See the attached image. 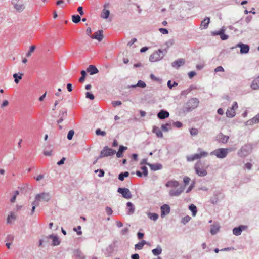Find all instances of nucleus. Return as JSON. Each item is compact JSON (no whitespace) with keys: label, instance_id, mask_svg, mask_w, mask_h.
<instances>
[{"label":"nucleus","instance_id":"1","mask_svg":"<svg viewBox=\"0 0 259 259\" xmlns=\"http://www.w3.org/2000/svg\"><path fill=\"white\" fill-rule=\"evenodd\" d=\"M180 184L176 180L168 181L166 184V187L177 188L176 189H170L169 191V195L171 197L179 196L184 191L185 187L180 186Z\"/></svg>","mask_w":259,"mask_h":259},{"label":"nucleus","instance_id":"2","mask_svg":"<svg viewBox=\"0 0 259 259\" xmlns=\"http://www.w3.org/2000/svg\"><path fill=\"white\" fill-rule=\"evenodd\" d=\"M199 103V100L196 98H191L183 106L182 111L183 113H187L196 108Z\"/></svg>","mask_w":259,"mask_h":259},{"label":"nucleus","instance_id":"3","mask_svg":"<svg viewBox=\"0 0 259 259\" xmlns=\"http://www.w3.org/2000/svg\"><path fill=\"white\" fill-rule=\"evenodd\" d=\"M208 152L204 151L201 148H198L197 153L187 156L186 159L188 162H192L206 157L208 156Z\"/></svg>","mask_w":259,"mask_h":259},{"label":"nucleus","instance_id":"4","mask_svg":"<svg viewBox=\"0 0 259 259\" xmlns=\"http://www.w3.org/2000/svg\"><path fill=\"white\" fill-rule=\"evenodd\" d=\"M51 196L48 192L37 194L35 196L34 204L39 205L40 203L47 202L51 199Z\"/></svg>","mask_w":259,"mask_h":259},{"label":"nucleus","instance_id":"5","mask_svg":"<svg viewBox=\"0 0 259 259\" xmlns=\"http://www.w3.org/2000/svg\"><path fill=\"white\" fill-rule=\"evenodd\" d=\"M233 148H219L211 152V154L214 155L217 158L223 159L225 158L229 152L234 151Z\"/></svg>","mask_w":259,"mask_h":259},{"label":"nucleus","instance_id":"6","mask_svg":"<svg viewBox=\"0 0 259 259\" xmlns=\"http://www.w3.org/2000/svg\"><path fill=\"white\" fill-rule=\"evenodd\" d=\"M252 150V145L247 144L243 146L237 152L238 156L244 158L249 155Z\"/></svg>","mask_w":259,"mask_h":259},{"label":"nucleus","instance_id":"7","mask_svg":"<svg viewBox=\"0 0 259 259\" xmlns=\"http://www.w3.org/2000/svg\"><path fill=\"white\" fill-rule=\"evenodd\" d=\"M116 153V151L115 150L112 149L111 148H109L108 146H105L103 149L101 151L99 157L96 160V161L94 162V164L96 163L98 159L99 158H102L104 157H107L110 156H112Z\"/></svg>","mask_w":259,"mask_h":259},{"label":"nucleus","instance_id":"8","mask_svg":"<svg viewBox=\"0 0 259 259\" xmlns=\"http://www.w3.org/2000/svg\"><path fill=\"white\" fill-rule=\"evenodd\" d=\"M165 53L159 49L157 51L154 52L149 57V61L151 62H155L161 60L164 56Z\"/></svg>","mask_w":259,"mask_h":259},{"label":"nucleus","instance_id":"9","mask_svg":"<svg viewBox=\"0 0 259 259\" xmlns=\"http://www.w3.org/2000/svg\"><path fill=\"white\" fill-rule=\"evenodd\" d=\"M224 197V194L221 190L215 189L213 191L212 196H211V203H217L220 200H222Z\"/></svg>","mask_w":259,"mask_h":259},{"label":"nucleus","instance_id":"10","mask_svg":"<svg viewBox=\"0 0 259 259\" xmlns=\"http://www.w3.org/2000/svg\"><path fill=\"white\" fill-rule=\"evenodd\" d=\"M11 4L15 11L18 13L22 12L25 8L22 0H11Z\"/></svg>","mask_w":259,"mask_h":259},{"label":"nucleus","instance_id":"11","mask_svg":"<svg viewBox=\"0 0 259 259\" xmlns=\"http://www.w3.org/2000/svg\"><path fill=\"white\" fill-rule=\"evenodd\" d=\"M195 170L196 174L200 177H203L206 175L207 172L205 169L202 167L201 162L199 161L195 165Z\"/></svg>","mask_w":259,"mask_h":259},{"label":"nucleus","instance_id":"12","mask_svg":"<svg viewBox=\"0 0 259 259\" xmlns=\"http://www.w3.org/2000/svg\"><path fill=\"white\" fill-rule=\"evenodd\" d=\"M240 48V53L241 54H247L249 52L250 50V47L247 44H244L242 42L237 44L235 47H232L231 49H234V48Z\"/></svg>","mask_w":259,"mask_h":259},{"label":"nucleus","instance_id":"13","mask_svg":"<svg viewBox=\"0 0 259 259\" xmlns=\"http://www.w3.org/2000/svg\"><path fill=\"white\" fill-rule=\"evenodd\" d=\"M225 27H223L218 31H214L211 32V35L212 36H217L219 35L220 36V38L222 40H227L229 36L228 35L225 34Z\"/></svg>","mask_w":259,"mask_h":259},{"label":"nucleus","instance_id":"14","mask_svg":"<svg viewBox=\"0 0 259 259\" xmlns=\"http://www.w3.org/2000/svg\"><path fill=\"white\" fill-rule=\"evenodd\" d=\"M117 192L121 194L122 197L125 199H130L132 198V195L129 189L126 188H118Z\"/></svg>","mask_w":259,"mask_h":259},{"label":"nucleus","instance_id":"15","mask_svg":"<svg viewBox=\"0 0 259 259\" xmlns=\"http://www.w3.org/2000/svg\"><path fill=\"white\" fill-rule=\"evenodd\" d=\"M238 108V104L236 102H234L231 107L229 108L226 112V114L227 117L229 118H232L236 115L235 110Z\"/></svg>","mask_w":259,"mask_h":259},{"label":"nucleus","instance_id":"16","mask_svg":"<svg viewBox=\"0 0 259 259\" xmlns=\"http://www.w3.org/2000/svg\"><path fill=\"white\" fill-rule=\"evenodd\" d=\"M214 139L218 143L226 144L229 139V136L220 133L215 137Z\"/></svg>","mask_w":259,"mask_h":259},{"label":"nucleus","instance_id":"17","mask_svg":"<svg viewBox=\"0 0 259 259\" xmlns=\"http://www.w3.org/2000/svg\"><path fill=\"white\" fill-rule=\"evenodd\" d=\"M247 228V226L240 225L238 227H235L233 229V234L236 236H239L241 234L243 230H246Z\"/></svg>","mask_w":259,"mask_h":259},{"label":"nucleus","instance_id":"18","mask_svg":"<svg viewBox=\"0 0 259 259\" xmlns=\"http://www.w3.org/2000/svg\"><path fill=\"white\" fill-rule=\"evenodd\" d=\"M161 217H164L170 212V207L167 204H164L161 206Z\"/></svg>","mask_w":259,"mask_h":259},{"label":"nucleus","instance_id":"19","mask_svg":"<svg viewBox=\"0 0 259 259\" xmlns=\"http://www.w3.org/2000/svg\"><path fill=\"white\" fill-rule=\"evenodd\" d=\"M103 30H100L97 31L94 35L90 36L92 39H95L98 40L99 41H101L103 38Z\"/></svg>","mask_w":259,"mask_h":259},{"label":"nucleus","instance_id":"20","mask_svg":"<svg viewBox=\"0 0 259 259\" xmlns=\"http://www.w3.org/2000/svg\"><path fill=\"white\" fill-rule=\"evenodd\" d=\"M185 59L183 58H180L172 62V66L174 68L178 69L180 67L183 66L185 64Z\"/></svg>","mask_w":259,"mask_h":259},{"label":"nucleus","instance_id":"21","mask_svg":"<svg viewBox=\"0 0 259 259\" xmlns=\"http://www.w3.org/2000/svg\"><path fill=\"white\" fill-rule=\"evenodd\" d=\"M169 113L168 111L164 110H161L157 114V117L160 119H164L168 117Z\"/></svg>","mask_w":259,"mask_h":259},{"label":"nucleus","instance_id":"22","mask_svg":"<svg viewBox=\"0 0 259 259\" xmlns=\"http://www.w3.org/2000/svg\"><path fill=\"white\" fill-rule=\"evenodd\" d=\"M220 225L218 223L215 222L211 225V235H215L220 231Z\"/></svg>","mask_w":259,"mask_h":259},{"label":"nucleus","instance_id":"23","mask_svg":"<svg viewBox=\"0 0 259 259\" xmlns=\"http://www.w3.org/2000/svg\"><path fill=\"white\" fill-rule=\"evenodd\" d=\"M87 71L88 72L90 75H94L98 73L99 70L94 65H90L87 69Z\"/></svg>","mask_w":259,"mask_h":259},{"label":"nucleus","instance_id":"24","mask_svg":"<svg viewBox=\"0 0 259 259\" xmlns=\"http://www.w3.org/2000/svg\"><path fill=\"white\" fill-rule=\"evenodd\" d=\"M210 23V18L209 17H206L205 18L203 21H202L201 25H200V29H206L208 27V25Z\"/></svg>","mask_w":259,"mask_h":259},{"label":"nucleus","instance_id":"25","mask_svg":"<svg viewBox=\"0 0 259 259\" xmlns=\"http://www.w3.org/2000/svg\"><path fill=\"white\" fill-rule=\"evenodd\" d=\"M148 166L153 171L160 170L162 168V165L160 163L148 164Z\"/></svg>","mask_w":259,"mask_h":259},{"label":"nucleus","instance_id":"26","mask_svg":"<svg viewBox=\"0 0 259 259\" xmlns=\"http://www.w3.org/2000/svg\"><path fill=\"white\" fill-rule=\"evenodd\" d=\"M74 255L76 259H85V256L78 249L74 251Z\"/></svg>","mask_w":259,"mask_h":259},{"label":"nucleus","instance_id":"27","mask_svg":"<svg viewBox=\"0 0 259 259\" xmlns=\"http://www.w3.org/2000/svg\"><path fill=\"white\" fill-rule=\"evenodd\" d=\"M162 249L159 245H158L156 248L152 250V253L155 256H158L160 255L162 253Z\"/></svg>","mask_w":259,"mask_h":259},{"label":"nucleus","instance_id":"28","mask_svg":"<svg viewBox=\"0 0 259 259\" xmlns=\"http://www.w3.org/2000/svg\"><path fill=\"white\" fill-rule=\"evenodd\" d=\"M251 88L253 90L259 89V76L253 80L251 84Z\"/></svg>","mask_w":259,"mask_h":259},{"label":"nucleus","instance_id":"29","mask_svg":"<svg viewBox=\"0 0 259 259\" xmlns=\"http://www.w3.org/2000/svg\"><path fill=\"white\" fill-rule=\"evenodd\" d=\"M127 149V147L124 146H120L118 152L116 153V156L120 158L123 156V152Z\"/></svg>","mask_w":259,"mask_h":259},{"label":"nucleus","instance_id":"30","mask_svg":"<svg viewBox=\"0 0 259 259\" xmlns=\"http://www.w3.org/2000/svg\"><path fill=\"white\" fill-rule=\"evenodd\" d=\"M152 132L155 134L158 137L160 138H163V134L159 127L155 126H153Z\"/></svg>","mask_w":259,"mask_h":259},{"label":"nucleus","instance_id":"31","mask_svg":"<svg viewBox=\"0 0 259 259\" xmlns=\"http://www.w3.org/2000/svg\"><path fill=\"white\" fill-rule=\"evenodd\" d=\"M47 238H49L52 239V245L53 246H57L60 243V242L59 241V239L56 236H54L53 235H50Z\"/></svg>","mask_w":259,"mask_h":259},{"label":"nucleus","instance_id":"32","mask_svg":"<svg viewBox=\"0 0 259 259\" xmlns=\"http://www.w3.org/2000/svg\"><path fill=\"white\" fill-rule=\"evenodd\" d=\"M67 110L64 111H60L59 112V116H60V119L57 121L58 123H61L64 118H65L67 116Z\"/></svg>","mask_w":259,"mask_h":259},{"label":"nucleus","instance_id":"33","mask_svg":"<svg viewBox=\"0 0 259 259\" xmlns=\"http://www.w3.org/2000/svg\"><path fill=\"white\" fill-rule=\"evenodd\" d=\"M127 206L128 207L127 214L129 215L133 214L135 212V207L133 203L131 202H128L126 203Z\"/></svg>","mask_w":259,"mask_h":259},{"label":"nucleus","instance_id":"34","mask_svg":"<svg viewBox=\"0 0 259 259\" xmlns=\"http://www.w3.org/2000/svg\"><path fill=\"white\" fill-rule=\"evenodd\" d=\"M247 123L248 125L259 123V113L251 119L247 121Z\"/></svg>","mask_w":259,"mask_h":259},{"label":"nucleus","instance_id":"35","mask_svg":"<svg viewBox=\"0 0 259 259\" xmlns=\"http://www.w3.org/2000/svg\"><path fill=\"white\" fill-rule=\"evenodd\" d=\"M189 209L192 212V216H196L197 212V209L196 206L195 205L192 204L189 206Z\"/></svg>","mask_w":259,"mask_h":259},{"label":"nucleus","instance_id":"36","mask_svg":"<svg viewBox=\"0 0 259 259\" xmlns=\"http://www.w3.org/2000/svg\"><path fill=\"white\" fill-rule=\"evenodd\" d=\"M16 217L15 214L13 212H11L10 214L7 217V223L11 224L12 221L15 220L16 219Z\"/></svg>","mask_w":259,"mask_h":259},{"label":"nucleus","instance_id":"37","mask_svg":"<svg viewBox=\"0 0 259 259\" xmlns=\"http://www.w3.org/2000/svg\"><path fill=\"white\" fill-rule=\"evenodd\" d=\"M110 14V11L108 10L104 9L102 10L101 17L103 19H107L108 18Z\"/></svg>","mask_w":259,"mask_h":259},{"label":"nucleus","instance_id":"38","mask_svg":"<svg viewBox=\"0 0 259 259\" xmlns=\"http://www.w3.org/2000/svg\"><path fill=\"white\" fill-rule=\"evenodd\" d=\"M161 129L164 132H168L171 130V125L170 123H167L161 125Z\"/></svg>","mask_w":259,"mask_h":259},{"label":"nucleus","instance_id":"39","mask_svg":"<svg viewBox=\"0 0 259 259\" xmlns=\"http://www.w3.org/2000/svg\"><path fill=\"white\" fill-rule=\"evenodd\" d=\"M175 41L174 39H170L168 41H167L165 45L166 46V48L164 49L163 51L166 53L167 52V49H168L169 48L171 47L174 44Z\"/></svg>","mask_w":259,"mask_h":259},{"label":"nucleus","instance_id":"40","mask_svg":"<svg viewBox=\"0 0 259 259\" xmlns=\"http://www.w3.org/2000/svg\"><path fill=\"white\" fill-rule=\"evenodd\" d=\"M149 218L154 221H156L158 218V215L155 213H148L147 214Z\"/></svg>","mask_w":259,"mask_h":259},{"label":"nucleus","instance_id":"41","mask_svg":"<svg viewBox=\"0 0 259 259\" xmlns=\"http://www.w3.org/2000/svg\"><path fill=\"white\" fill-rule=\"evenodd\" d=\"M23 74L20 73V75H19L17 73H15L13 74V77L14 78V81L16 83H18L19 82V79H21L22 77Z\"/></svg>","mask_w":259,"mask_h":259},{"label":"nucleus","instance_id":"42","mask_svg":"<svg viewBox=\"0 0 259 259\" xmlns=\"http://www.w3.org/2000/svg\"><path fill=\"white\" fill-rule=\"evenodd\" d=\"M129 176V172L125 171L124 172L120 173L118 176V179L119 180L122 181L124 180V178L127 177Z\"/></svg>","mask_w":259,"mask_h":259},{"label":"nucleus","instance_id":"43","mask_svg":"<svg viewBox=\"0 0 259 259\" xmlns=\"http://www.w3.org/2000/svg\"><path fill=\"white\" fill-rule=\"evenodd\" d=\"M81 18L78 15H74L72 16V20L75 23H78L80 21Z\"/></svg>","mask_w":259,"mask_h":259},{"label":"nucleus","instance_id":"44","mask_svg":"<svg viewBox=\"0 0 259 259\" xmlns=\"http://www.w3.org/2000/svg\"><path fill=\"white\" fill-rule=\"evenodd\" d=\"M35 48L36 47L34 45L30 46L29 51L27 53L26 55V57H29L30 56H31L32 53L34 51Z\"/></svg>","mask_w":259,"mask_h":259},{"label":"nucleus","instance_id":"45","mask_svg":"<svg viewBox=\"0 0 259 259\" xmlns=\"http://www.w3.org/2000/svg\"><path fill=\"white\" fill-rule=\"evenodd\" d=\"M96 134L98 136H105L106 133L105 131H101L100 128H98L96 130Z\"/></svg>","mask_w":259,"mask_h":259},{"label":"nucleus","instance_id":"46","mask_svg":"<svg viewBox=\"0 0 259 259\" xmlns=\"http://www.w3.org/2000/svg\"><path fill=\"white\" fill-rule=\"evenodd\" d=\"M81 77L79 79V81L80 82H82L84 81V79H85V77L86 76V75H87V73H86V72L84 70H82L81 71Z\"/></svg>","mask_w":259,"mask_h":259},{"label":"nucleus","instance_id":"47","mask_svg":"<svg viewBox=\"0 0 259 259\" xmlns=\"http://www.w3.org/2000/svg\"><path fill=\"white\" fill-rule=\"evenodd\" d=\"M191 220V217L189 215H186L182 218V220L181 221L182 223L183 224H186L187 223L189 222Z\"/></svg>","mask_w":259,"mask_h":259},{"label":"nucleus","instance_id":"48","mask_svg":"<svg viewBox=\"0 0 259 259\" xmlns=\"http://www.w3.org/2000/svg\"><path fill=\"white\" fill-rule=\"evenodd\" d=\"M136 85H137L138 87H141L142 88H145L146 87V83L141 80L138 81L137 83L136 84Z\"/></svg>","mask_w":259,"mask_h":259},{"label":"nucleus","instance_id":"49","mask_svg":"<svg viewBox=\"0 0 259 259\" xmlns=\"http://www.w3.org/2000/svg\"><path fill=\"white\" fill-rule=\"evenodd\" d=\"M74 134V132L73 130H71L69 131L67 135V139L69 140L72 139V137Z\"/></svg>","mask_w":259,"mask_h":259},{"label":"nucleus","instance_id":"50","mask_svg":"<svg viewBox=\"0 0 259 259\" xmlns=\"http://www.w3.org/2000/svg\"><path fill=\"white\" fill-rule=\"evenodd\" d=\"M141 169L143 171V174L144 177L148 176V169L145 166H142Z\"/></svg>","mask_w":259,"mask_h":259},{"label":"nucleus","instance_id":"51","mask_svg":"<svg viewBox=\"0 0 259 259\" xmlns=\"http://www.w3.org/2000/svg\"><path fill=\"white\" fill-rule=\"evenodd\" d=\"M178 85L177 82L174 81L173 83H171V81L170 80H168L167 82V86L169 89H172L173 87H176Z\"/></svg>","mask_w":259,"mask_h":259},{"label":"nucleus","instance_id":"52","mask_svg":"<svg viewBox=\"0 0 259 259\" xmlns=\"http://www.w3.org/2000/svg\"><path fill=\"white\" fill-rule=\"evenodd\" d=\"M190 134L191 135V136H196L198 133V130L196 128H191L190 130Z\"/></svg>","mask_w":259,"mask_h":259},{"label":"nucleus","instance_id":"53","mask_svg":"<svg viewBox=\"0 0 259 259\" xmlns=\"http://www.w3.org/2000/svg\"><path fill=\"white\" fill-rule=\"evenodd\" d=\"M105 211L106 213L109 215H111L113 213L112 209L109 207H106L105 208Z\"/></svg>","mask_w":259,"mask_h":259},{"label":"nucleus","instance_id":"54","mask_svg":"<svg viewBox=\"0 0 259 259\" xmlns=\"http://www.w3.org/2000/svg\"><path fill=\"white\" fill-rule=\"evenodd\" d=\"M85 95H86V98H89L92 100L94 99V98H95L94 95L92 94V93H91L90 92H87Z\"/></svg>","mask_w":259,"mask_h":259},{"label":"nucleus","instance_id":"55","mask_svg":"<svg viewBox=\"0 0 259 259\" xmlns=\"http://www.w3.org/2000/svg\"><path fill=\"white\" fill-rule=\"evenodd\" d=\"M98 172H99V174H98V176L99 177H102L104 176V170L103 169H97V170H96L95 171V173H97Z\"/></svg>","mask_w":259,"mask_h":259},{"label":"nucleus","instance_id":"56","mask_svg":"<svg viewBox=\"0 0 259 259\" xmlns=\"http://www.w3.org/2000/svg\"><path fill=\"white\" fill-rule=\"evenodd\" d=\"M73 230L77 232V234L78 235H80L82 234V232L80 230H81V226H78L77 228H74L73 229Z\"/></svg>","mask_w":259,"mask_h":259},{"label":"nucleus","instance_id":"57","mask_svg":"<svg viewBox=\"0 0 259 259\" xmlns=\"http://www.w3.org/2000/svg\"><path fill=\"white\" fill-rule=\"evenodd\" d=\"M173 125L177 128H181L183 124L180 121H176L173 123Z\"/></svg>","mask_w":259,"mask_h":259},{"label":"nucleus","instance_id":"58","mask_svg":"<svg viewBox=\"0 0 259 259\" xmlns=\"http://www.w3.org/2000/svg\"><path fill=\"white\" fill-rule=\"evenodd\" d=\"M143 247V246L142 245V244H141L140 243V242H139L138 243L135 244V248L136 249H138V250H141Z\"/></svg>","mask_w":259,"mask_h":259},{"label":"nucleus","instance_id":"59","mask_svg":"<svg viewBox=\"0 0 259 259\" xmlns=\"http://www.w3.org/2000/svg\"><path fill=\"white\" fill-rule=\"evenodd\" d=\"M128 232V228L127 227H125L122 229L121 231V234L122 235H126Z\"/></svg>","mask_w":259,"mask_h":259},{"label":"nucleus","instance_id":"60","mask_svg":"<svg viewBox=\"0 0 259 259\" xmlns=\"http://www.w3.org/2000/svg\"><path fill=\"white\" fill-rule=\"evenodd\" d=\"M224 71V68H223L222 66H221L217 67L215 69V70H214V71H215V72H223Z\"/></svg>","mask_w":259,"mask_h":259},{"label":"nucleus","instance_id":"61","mask_svg":"<svg viewBox=\"0 0 259 259\" xmlns=\"http://www.w3.org/2000/svg\"><path fill=\"white\" fill-rule=\"evenodd\" d=\"M159 31L163 34H167L168 33V30L165 28H159Z\"/></svg>","mask_w":259,"mask_h":259},{"label":"nucleus","instance_id":"62","mask_svg":"<svg viewBox=\"0 0 259 259\" xmlns=\"http://www.w3.org/2000/svg\"><path fill=\"white\" fill-rule=\"evenodd\" d=\"M184 183L185 185H187L189 184V182L190 181V178L188 177H185L183 179Z\"/></svg>","mask_w":259,"mask_h":259},{"label":"nucleus","instance_id":"63","mask_svg":"<svg viewBox=\"0 0 259 259\" xmlns=\"http://www.w3.org/2000/svg\"><path fill=\"white\" fill-rule=\"evenodd\" d=\"M196 74L195 71H190L188 73V76L189 78H192Z\"/></svg>","mask_w":259,"mask_h":259},{"label":"nucleus","instance_id":"64","mask_svg":"<svg viewBox=\"0 0 259 259\" xmlns=\"http://www.w3.org/2000/svg\"><path fill=\"white\" fill-rule=\"evenodd\" d=\"M252 167V165L250 163L248 162L245 164V167L248 170H250Z\"/></svg>","mask_w":259,"mask_h":259}]
</instances>
